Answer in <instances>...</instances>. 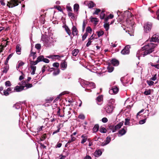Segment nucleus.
I'll list each match as a JSON object with an SVG mask.
<instances>
[{
	"label": "nucleus",
	"instance_id": "nucleus-25",
	"mask_svg": "<svg viewBox=\"0 0 159 159\" xmlns=\"http://www.w3.org/2000/svg\"><path fill=\"white\" fill-rule=\"evenodd\" d=\"M70 3H68L66 6V9L67 11L69 12H72V9L71 7L70 6Z\"/></svg>",
	"mask_w": 159,
	"mask_h": 159
},
{
	"label": "nucleus",
	"instance_id": "nucleus-57",
	"mask_svg": "<svg viewBox=\"0 0 159 159\" xmlns=\"http://www.w3.org/2000/svg\"><path fill=\"white\" fill-rule=\"evenodd\" d=\"M146 120V119H144L143 120H142L139 121V123L140 124H143L144 123Z\"/></svg>",
	"mask_w": 159,
	"mask_h": 159
},
{
	"label": "nucleus",
	"instance_id": "nucleus-3",
	"mask_svg": "<svg viewBox=\"0 0 159 159\" xmlns=\"http://www.w3.org/2000/svg\"><path fill=\"white\" fill-rule=\"evenodd\" d=\"M80 84L82 88L85 89V90L86 89L89 90V87L91 89L95 88V85L94 83L92 82L87 81L82 79L80 80Z\"/></svg>",
	"mask_w": 159,
	"mask_h": 159
},
{
	"label": "nucleus",
	"instance_id": "nucleus-27",
	"mask_svg": "<svg viewBox=\"0 0 159 159\" xmlns=\"http://www.w3.org/2000/svg\"><path fill=\"white\" fill-rule=\"evenodd\" d=\"M94 11L93 12V15H98L99 13L101 12V10L99 9L96 8L95 9H93Z\"/></svg>",
	"mask_w": 159,
	"mask_h": 159
},
{
	"label": "nucleus",
	"instance_id": "nucleus-44",
	"mask_svg": "<svg viewBox=\"0 0 159 159\" xmlns=\"http://www.w3.org/2000/svg\"><path fill=\"white\" fill-rule=\"evenodd\" d=\"M92 30L91 28L90 27H88L86 29V32L87 33H91L92 32Z\"/></svg>",
	"mask_w": 159,
	"mask_h": 159
},
{
	"label": "nucleus",
	"instance_id": "nucleus-26",
	"mask_svg": "<svg viewBox=\"0 0 159 159\" xmlns=\"http://www.w3.org/2000/svg\"><path fill=\"white\" fill-rule=\"evenodd\" d=\"M16 51L18 54H20L21 51V48L20 47L19 45H17L16 46Z\"/></svg>",
	"mask_w": 159,
	"mask_h": 159
},
{
	"label": "nucleus",
	"instance_id": "nucleus-28",
	"mask_svg": "<svg viewBox=\"0 0 159 159\" xmlns=\"http://www.w3.org/2000/svg\"><path fill=\"white\" fill-rule=\"evenodd\" d=\"M30 68L32 70V71L31 72V74L32 75H34L35 73V71L36 69V66H31Z\"/></svg>",
	"mask_w": 159,
	"mask_h": 159
},
{
	"label": "nucleus",
	"instance_id": "nucleus-55",
	"mask_svg": "<svg viewBox=\"0 0 159 159\" xmlns=\"http://www.w3.org/2000/svg\"><path fill=\"white\" fill-rule=\"evenodd\" d=\"M24 64V62L21 61H19L18 62L17 66H19L20 67L21 66H23Z\"/></svg>",
	"mask_w": 159,
	"mask_h": 159
},
{
	"label": "nucleus",
	"instance_id": "nucleus-23",
	"mask_svg": "<svg viewBox=\"0 0 159 159\" xmlns=\"http://www.w3.org/2000/svg\"><path fill=\"white\" fill-rule=\"evenodd\" d=\"M61 66L62 68V70H64V69H66L67 67V64L66 62L65 61L62 62L61 64Z\"/></svg>",
	"mask_w": 159,
	"mask_h": 159
},
{
	"label": "nucleus",
	"instance_id": "nucleus-59",
	"mask_svg": "<svg viewBox=\"0 0 159 159\" xmlns=\"http://www.w3.org/2000/svg\"><path fill=\"white\" fill-rule=\"evenodd\" d=\"M59 63L57 62L54 63L53 64L52 66L54 67H59Z\"/></svg>",
	"mask_w": 159,
	"mask_h": 159
},
{
	"label": "nucleus",
	"instance_id": "nucleus-9",
	"mask_svg": "<svg viewBox=\"0 0 159 159\" xmlns=\"http://www.w3.org/2000/svg\"><path fill=\"white\" fill-rule=\"evenodd\" d=\"M119 89L116 86L112 87L109 90V93L111 95L116 94L118 92Z\"/></svg>",
	"mask_w": 159,
	"mask_h": 159
},
{
	"label": "nucleus",
	"instance_id": "nucleus-60",
	"mask_svg": "<svg viewBox=\"0 0 159 159\" xmlns=\"http://www.w3.org/2000/svg\"><path fill=\"white\" fill-rule=\"evenodd\" d=\"M86 23V22L85 20H84L83 21V31H84V30Z\"/></svg>",
	"mask_w": 159,
	"mask_h": 159
},
{
	"label": "nucleus",
	"instance_id": "nucleus-30",
	"mask_svg": "<svg viewBox=\"0 0 159 159\" xmlns=\"http://www.w3.org/2000/svg\"><path fill=\"white\" fill-rule=\"evenodd\" d=\"M99 129V125H95L93 127V130L94 132H96Z\"/></svg>",
	"mask_w": 159,
	"mask_h": 159
},
{
	"label": "nucleus",
	"instance_id": "nucleus-19",
	"mask_svg": "<svg viewBox=\"0 0 159 159\" xmlns=\"http://www.w3.org/2000/svg\"><path fill=\"white\" fill-rule=\"evenodd\" d=\"M79 7V6L78 4H75L74 5V11L75 14L78 13Z\"/></svg>",
	"mask_w": 159,
	"mask_h": 159
},
{
	"label": "nucleus",
	"instance_id": "nucleus-52",
	"mask_svg": "<svg viewBox=\"0 0 159 159\" xmlns=\"http://www.w3.org/2000/svg\"><path fill=\"white\" fill-rule=\"evenodd\" d=\"M91 40H90V39H89L88 42L86 44V46L87 47H89L91 44V43L92 42Z\"/></svg>",
	"mask_w": 159,
	"mask_h": 159
},
{
	"label": "nucleus",
	"instance_id": "nucleus-17",
	"mask_svg": "<svg viewBox=\"0 0 159 159\" xmlns=\"http://www.w3.org/2000/svg\"><path fill=\"white\" fill-rule=\"evenodd\" d=\"M41 57H38L37 58V60L34 61H32L30 62V64L32 66L36 65L38 62L41 61Z\"/></svg>",
	"mask_w": 159,
	"mask_h": 159
},
{
	"label": "nucleus",
	"instance_id": "nucleus-18",
	"mask_svg": "<svg viewBox=\"0 0 159 159\" xmlns=\"http://www.w3.org/2000/svg\"><path fill=\"white\" fill-rule=\"evenodd\" d=\"M111 64L114 66H117L119 65V62L116 59H113L111 61Z\"/></svg>",
	"mask_w": 159,
	"mask_h": 159
},
{
	"label": "nucleus",
	"instance_id": "nucleus-34",
	"mask_svg": "<svg viewBox=\"0 0 159 159\" xmlns=\"http://www.w3.org/2000/svg\"><path fill=\"white\" fill-rule=\"evenodd\" d=\"M108 71L109 72H112L114 70V67L111 66H108L107 67Z\"/></svg>",
	"mask_w": 159,
	"mask_h": 159
},
{
	"label": "nucleus",
	"instance_id": "nucleus-21",
	"mask_svg": "<svg viewBox=\"0 0 159 159\" xmlns=\"http://www.w3.org/2000/svg\"><path fill=\"white\" fill-rule=\"evenodd\" d=\"M68 15L69 17L71 19H75L76 18V16L75 14L72 12H69Z\"/></svg>",
	"mask_w": 159,
	"mask_h": 159
},
{
	"label": "nucleus",
	"instance_id": "nucleus-42",
	"mask_svg": "<svg viewBox=\"0 0 159 159\" xmlns=\"http://www.w3.org/2000/svg\"><path fill=\"white\" fill-rule=\"evenodd\" d=\"M97 33L98 37H99L103 35L104 32L102 30H100L99 31L97 32Z\"/></svg>",
	"mask_w": 159,
	"mask_h": 159
},
{
	"label": "nucleus",
	"instance_id": "nucleus-48",
	"mask_svg": "<svg viewBox=\"0 0 159 159\" xmlns=\"http://www.w3.org/2000/svg\"><path fill=\"white\" fill-rule=\"evenodd\" d=\"M147 83L150 86L152 85L154 83V82L153 81L149 80H147Z\"/></svg>",
	"mask_w": 159,
	"mask_h": 159
},
{
	"label": "nucleus",
	"instance_id": "nucleus-1",
	"mask_svg": "<svg viewBox=\"0 0 159 159\" xmlns=\"http://www.w3.org/2000/svg\"><path fill=\"white\" fill-rule=\"evenodd\" d=\"M158 40V38L157 37L156 35H154L150 41L147 40L144 44V45L137 52L136 56L139 59L140 56L144 57L152 52L156 45L151 42H157Z\"/></svg>",
	"mask_w": 159,
	"mask_h": 159
},
{
	"label": "nucleus",
	"instance_id": "nucleus-38",
	"mask_svg": "<svg viewBox=\"0 0 159 159\" xmlns=\"http://www.w3.org/2000/svg\"><path fill=\"white\" fill-rule=\"evenodd\" d=\"M125 120V125H129L130 119L128 118H126Z\"/></svg>",
	"mask_w": 159,
	"mask_h": 159
},
{
	"label": "nucleus",
	"instance_id": "nucleus-32",
	"mask_svg": "<svg viewBox=\"0 0 159 159\" xmlns=\"http://www.w3.org/2000/svg\"><path fill=\"white\" fill-rule=\"evenodd\" d=\"M79 52V51L78 49H75L72 52L73 56H76L78 54Z\"/></svg>",
	"mask_w": 159,
	"mask_h": 159
},
{
	"label": "nucleus",
	"instance_id": "nucleus-45",
	"mask_svg": "<svg viewBox=\"0 0 159 159\" xmlns=\"http://www.w3.org/2000/svg\"><path fill=\"white\" fill-rule=\"evenodd\" d=\"M53 98H49L45 100V102H47L48 103H51L53 100Z\"/></svg>",
	"mask_w": 159,
	"mask_h": 159
},
{
	"label": "nucleus",
	"instance_id": "nucleus-41",
	"mask_svg": "<svg viewBox=\"0 0 159 159\" xmlns=\"http://www.w3.org/2000/svg\"><path fill=\"white\" fill-rule=\"evenodd\" d=\"M100 132L101 133H105L107 132V129L104 127H102L100 129Z\"/></svg>",
	"mask_w": 159,
	"mask_h": 159
},
{
	"label": "nucleus",
	"instance_id": "nucleus-14",
	"mask_svg": "<svg viewBox=\"0 0 159 159\" xmlns=\"http://www.w3.org/2000/svg\"><path fill=\"white\" fill-rule=\"evenodd\" d=\"M81 138L82 139L81 143L83 144L88 139V137L85 134H83L81 136Z\"/></svg>",
	"mask_w": 159,
	"mask_h": 159
},
{
	"label": "nucleus",
	"instance_id": "nucleus-62",
	"mask_svg": "<svg viewBox=\"0 0 159 159\" xmlns=\"http://www.w3.org/2000/svg\"><path fill=\"white\" fill-rule=\"evenodd\" d=\"M144 111V109H142L140 111H139V112L137 114V115H136V118H138V116H140V114L143 112V111Z\"/></svg>",
	"mask_w": 159,
	"mask_h": 159
},
{
	"label": "nucleus",
	"instance_id": "nucleus-63",
	"mask_svg": "<svg viewBox=\"0 0 159 159\" xmlns=\"http://www.w3.org/2000/svg\"><path fill=\"white\" fill-rule=\"evenodd\" d=\"M57 115L61 117H63L64 116L60 115V109L59 108L57 112Z\"/></svg>",
	"mask_w": 159,
	"mask_h": 159
},
{
	"label": "nucleus",
	"instance_id": "nucleus-20",
	"mask_svg": "<svg viewBox=\"0 0 159 159\" xmlns=\"http://www.w3.org/2000/svg\"><path fill=\"white\" fill-rule=\"evenodd\" d=\"M102 154V152L100 150H96L94 153V156L96 157H99Z\"/></svg>",
	"mask_w": 159,
	"mask_h": 159
},
{
	"label": "nucleus",
	"instance_id": "nucleus-58",
	"mask_svg": "<svg viewBox=\"0 0 159 159\" xmlns=\"http://www.w3.org/2000/svg\"><path fill=\"white\" fill-rule=\"evenodd\" d=\"M102 121L103 123H106L108 121V120L107 118L104 117L102 119Z\"/></svg>",
	"mask_w": 159,
	"mask_h": 159
},
{
	"label": "nucleus",
	"instance_id": "nucleus-49",
	"mask_svg": "<svg viewBox=\"0 0 159 159\" xmlns=\"http://www.w3.org/2000/svg\"><path fill=\"white\" fill-rule=\"evenodd\" d=\"M71 139L70 140H69L68 141V142L67 143H70L75 140V138H74V137H73L72 136V135H71Z\"/></svg>",
	"mask_w": 159,
	"mask_h": 159
},
{
	"label": "nucleus",
	"instance_id": "nucleus-8",
	"mask_svg": "<svg viewBox=\"0 0 159 159\" xmlns=\"http://www.w3.org/2000/svg\"><path fill=\"white\" fill-rule=\"evenodd\" d=\"M84 4L88 6L89 8L93 10V8L96 7V4L91 1H85L84 3Z\"/></svg>",
	"mask_w": 159,
	"mask_h": 159
},
{
	"label": "nucleus",
	"instance_id": "nucleus-51",
	"mask_svg": "<svg viewBox=\"0 0 159 159\" xmlns=\"http://www.w3.org/2000/svg\"><path fill=\"white\" fill-rule=\"evenodd\" d=\"M59 57V55H50L48 56L47 57L49 58L53 59L55 57Z\"/></svg>",
	"mask_w": 159,
	"mask_h": 159
},
{
	"label": "nucleus",
	"instance_id": "nucleus-36",
	"mask_svg": "<svg viewBox=\"0 0 159 159\" xmlns=\"http://www.w3.org/2000/svg\"><path fill=\"white\" fill-rule=\"evenodd\" d=\"M104 27L106 31L108 30H109V23H105V24L104 25Z\"/></svg>",
	"mask_w": 159,
	"mask_h": 159
},
{
	"label": "nucleus",
	"instance_id": "nucleus-10",
	"mask_svg": "<svg viewBox=\"0 0 159 159\" xmlns=\"http://www.w3.org/2000/svg\"><path fill=\"white\" fill-rule=\"evenodd\" d=\"M130 46L129 45L126 46L125 48L121 51V53L123 55L129 54V48Z\"/></svg>",
	"mask_w": 159,
	"mask_h": 159
},
{
	"label": "nucleus",
	"instance_id": "nucleus-37",
	"mask_svg": "<svg viewBox=\"0 0 159 159\" xmlns=\"http://www.w3.org/2000/svg\"><path fill=\"white\" fill-rule=\"evenodd\" d=\"M1 93L2 95H4L6 96L8 95L9 94V92L7 90V89L4 90H3V93L2 92H1Z\"/></svg>",
	"mask_w": 159,
	"mask_h": 159
},
{
	"label": "nucleus",
	"instance_id": "nucleus-13",
	"mask_svg": "<svg viewBox=\"0 0 159 159\" xmlns=\"http://www.w3.org/2000/svg\"><path fill=\"white\" fill-rule=\"evenodd\" d=\"M142 70L143 69L141 67L137 65L136 68L134 69V72L139 74H141Z\"/></svg>",
	"mask_w": 159,
	"mask_h": 159
},
{
	"label": "nucleus",
	"instance_id": "nucleus-24",
	"mask_svg": "<svg viewBox=\"0 0 159 159\" xmlns=\"http://www.w3.org/2000/svg\"><path fill=\"white\" fill-rule=\"evenodd\" d=\"M65 30L67 33L70 36H71L72 34L71 32V31L67 26H65Z\"/></svg>",
	"mask_w": 159,
	"mask_h": 159
},
{
	"label": "nucleus",
	"instance_id": "nucleus-6",
	"mask_svg": "<svg viewBox=\"0 0 159 159\" xmlns=\"http://www.w3.org/2000/svg\"><path fill=\"white\" fill-rule=\"evenodd\" d=\"M26 83V81H25L24 82H22L19 83L18 84L20 85V86H16L14 87V91L16 92H20L22 91L24 89L25 86L24 85Z\"/></svg>",
	"mask_w": 159,
	"mask_h": 159
},
{
	"label": "nucleus",
	"instance_id": "nucleus-61",
	"mask_svg": "<svg viewBox=\"0 0 159 159\" xmlns=\"http://www.w3.org/2000/svg\"><path fill=\"white\" fill-rule=\"evenodd\" d=\"M57 128H58L55 131H54L53 132L52 134V135H54L55 134L59 132L60 128L59 127H57Z\"/></svg>",
	"mask_w": 159,
	"mask_h": 159
},
{
	"label": "nucleus",
	"instance_id": "nucleus-47",
	"mask_svg": "<svg viewBox=\"0 0 159 159\" xmlns=\"http://www.w3.org/2000/svg\"><path fill=\"white\" fill-rule=\"evenodd\" d=\"M60 72V70L59 69H57V70L54 71L53 73V75H58Z\"/></svg>",
	"mask_w": 159,
	"mask_h": 159
},
{
	"label": "nucleus",
	"instance_id": "nucleus-46",
	"mask_svg": "<svg viewBox=\"0 0 159 159\" xmlns=\"http://www.w3.org/2000/svg\"><path fill=\"white\" fill-rule=\"evenodd\" d=\"M25 85L24 86L25 87H26L27 88H30L32 87V85L31 84H26V83L25 84Z\"/></svg>",
	"mask_w": 159,
	"mask_h": 159
},
{
	"label": "nucleus",
	"instance_id": "nucleus-33",
	"mask_svg": "<svg viewBox=\"0 0 159 159\" xmlns=\"http://www.w3.org/2000/svg\"><path fill=\"white\" fill-rule=\"evenodd\" d=\"M151 89H146L145 91L144 92V94L145 95H150L151 94Z\"/></svg>",
	"mask_w": 159,
	"mask_h": 159
},
{
	"label": "nucleus",
	"instance_id": "nucleus-64",
	"mask_svg": "<svg viewBox=\"0 0 159 159\" xmlns=\"http://www.w3.org/2000/svg\"><path fill=\"white\" fill-rule=\"evenodd\" d=\"M72 59L74 61H77L78 59V57L76 56H73L72 57Z\"/></svg>",
	"mask_w": 159,
	"mask_h": 159
},
{
	"label": "nucleus",
	"instance_id": "nucleus-4",
	"mask_svg": "<svg viewBox=\"0 0 159 159\" xmlns=\"http://www.w3.org/2000/svg\"><path fill=\"white\" fill-rule=\"evenodd\" d=\"M41 40L43 43L44 45L46 47H51L52 45L53 40L52 38L51 37H42Z\"/></svg>",
	"mask_w": 159,
	"mask_h": 159
},
{
	"label": "nucleus",
	"instance_id": "nucleus-40",
	"mask_svg": "<svg viewBox=\"0 0 159 159\" xmlns=\"http://www.w3.org/2000/svg\"><path fill=\"white\" fill-rule=\"evenodd\" d=\"M105 17V13L104 11H102L101 12L100 14V18L101 19H103Z\"/></svg>",
	"mask_w": 159,
	"mask_h": 159
},
{
	"label": "nucleus",
	"instance_id": "nucleus-29",
	"mask_svg": "<svg viewBox=\"0 0 159 159\" xmlns=\"http://www.w3.org/2000/svg\"><path fill=\"white\" fill-rule=\"evenodd\" d=\"M68 93H69V92H66V91H64L63 92H62L60 94H59V95L57 97L56 99V100H57L58 99L60 98V97L61 96L64 95L66 94H68Z\"/></svg>",
	"mask_w": 159,
	"mask_h": 159
},
{
	"label": "nucleus",
	"instance_id": "nucleus-11",
	"mask_svg": "<svg viewBox=\"0 0 159 159\" xmlns=\"http://www.w3.org/2000/svg\"><path fill=\"white\" fill-rule=\"evenodd\" d=\"M96 102L97 104L99 105H101L103 103V96L102 95H99L96 99Z\"/></svg>",
	"mask_w": 159,
	"mask_h": 159
},
{
	"label": "nucleus",
	"instance_id": "nucleus-56",
	"mask_svg": "<svg viewBox=\"0 0 159 159\" xmlns=\"http://www.w3.org/2000/svg\"><path fill=\"white\" fill-rule=\"evenodd\" d=\"M88 35V33L87 32H85L84 35L82 36V40L84 41L86 38L87 36Z\"/></svg>",
	"mask_w": 159,
	"mask_h": 159
},
{
	"label": "nucleus",
	"instance_id": "nucleus-15",
	"mask_svg": "<svg viewBox=\"0 0 159 159\" xmlns=\"http://www.w3.org/2000/svg\"><path fill=\"white\" fill-rule=\"evenodd\" d=\"M91 21L95 25H96L98 24V22L99 21L98 19L96 18L93 17H91L90 18Z\"/></svg>",
	"mask_w": 159,
	"mask_h": 159
},
{
	"label": "nucleus",
	"instance_id": "nucleus-43",
	"mask_svg": "<svg viewBox=\"0 0 159 159\" xmlns=\"http://www.w3.org/2000/svg\"><path fill=\"white\" fill-rule=\"evenodd\" d=\"M11 85V82L9 81H7L5 83V85L6 87H10Z\"/></svg>",
	"mask_w": 159,
	"mask_h": 159
},
{
	"label": "nucleus",
	"instance_id": "nucleus-12",
	"mask_svg": "<svg viewBox=\"0 0 159 159\" xmlns=\"http://www.w3.org/2000/svg\"><path fill=\"white\" fill-rule=\"evenodd\" d=\"M126 128L125 127V128H123L120 130L119 131L118 136L120 137L124 135L126 132Z\"/></svg>",
	"mask_w": 159,
	"mask_h": 159
},
{
	"label": "nucleus",
	"instance_id": "nucleus-7",
	"mask_svg": "<svg viewBox=\"0 0 159 159\" xmlns=\"http://www.w3.org/2000/svg\"><path fill=\"white\" fill-rule=\"evenodd\" d=\"M152 27V24L151 23H146L143 26L144 31L146 33H148L151 31Z\"/></svg>",
	"mask_w": 159,
	"mask_h": 159
},
{
	"label": "nucleus",
	"instance_id": "nucleus-5",
	"mask_svg": "<svg viewBox=\"0 0 159 159\" xmlns=\"http://www.w3.org/2000/svg\"><path fill=\"white\" fill-rule=\"evenodd\" d=\"M123 125V122H120L115 126H114L113 125H110L109 126L108 130L109 129L110 130L109 131L110 132L111 131L112 132H115L117 130L120 129Z\"/></svg>",
	"mask_w": 159,
	"mask_h": 159
},
{
	"label": "nucleus",
	"instance_id": "nucleus-2",
	"mask_svg": "<svg viewBox=\"0 0 159 159\" xmlns=\"http://www.w3.org/2000/svg\"><path fill=\"white\" fill-rule=\"evenodd\" d=\"M115 100L113 99L109 100L107 104L104 107V109L108 113H111L113 110Z\"/></svg>",
	"mask_w": 159,
	"mask_h": 159
},
{
	"label": "nucleus",
	"instance_id": "nucleus-39",
	"mask_svg": "<svg viewBox=\"0 0 159 159\" xmlns=\"http://www.w3.org/2000/svg\"><path fill=\"white\" fill-rule=\"evenodd\" d=\"M14 107L16 109H19L21 107V105L19 103H16L14 105Z\"/></svg>",
	"mask_w": 159,
	"mask_h": 159
},
{
	"label": "nucleus",
	"instance_id": "nucleus-54",
	"mask_svg": "<svg viewBox=\"0 0 159 159\" xmlns=\"http://www.w3.org/2000/svg\"><path fill=\"white\" fill-rule=\"evenodd\" d=\"M35 48L38 50L40 49H41V46L40 44H37L35 46Z\"/></svg>",
	"mask_w": 159,
	"mask_h": 159
},
{
	"label": "nucleus",
	"instance_id": "nucleus-22",
	"mask_svg": "<svg viewBox=\"0 0 159 159\" xmlns=\"http://www.w3.org/2000/svg\"><path fill=\"white\" fill-rule=\"evenodd\" d=\"M39 57H41V61H43L46 63H48L49 62V60L46 58H44V57L43 56H39Z\"/></svg>",
	"mask_w": 159,
	"mask_h": 159
},
{
	"label": "nucleus",
	"instance_id": "nucleus-35",
	"mask_svg": "<svg viewBox=\"0 0 159 159\" xmlns=\"http://www.w3.org/2000/svg\"><path fill=\"white\" fill-rule=\"evenodd\" d=\"M3 72L4 73H6L9 69V65H6V66L3 68Z\"/></svg>",
	"mask_w": 159,
	"mask_h": 159
},
{
	"label": "nucleus",
	"instance_id": "nucleus-53",
	"mask_svg": "<svg viewBox=\"0 0 159 159\" xmlns=\"http://www.w3.org/2000/svg\"><path fill=\"white\" fill-rule=\"evenodd\" d=\"M157 79V76L156 74L154 76L151 78V80L152 81H155Z\"/></svg>",
	"mask_w": 159,
	"mask_h": 159
},
{
	"label": "nucleus",
	"instance_id": "nucleus-50",
	"mask_svg": "<svg viewBox=\"0 0 159 159\" xmlns=\"http://www.w3.org/2000/svg\"><path fill=\"white\" fill-rule=\"evenodd\" d=\"M111 140V138L110 137H108L106 138V143L108 144Z\"/></svg>",
	"mask_w": 159,
	"mask_h": 159
},
{
	"label": "nucleus",
	"instance_id": "nucleus-31",
	"mask_svg": "<svg viewBox=\"0 0 159 159\" xmlns=\"http://www.w3.org/2000/svg\"><path fill=\"white\" fill-rule=\"evenodd\" d=\"M36 52H32V50L31 51V53L30 54V56L33 57V59L34 60L36 57Z\"/></svg>",
	"mask_w": 159,
	"mask_h": 159
},
{
	"label": "nucleus",
	"instance_id": "nucleus-16",
	"mask_svg": "<svg viewBox=\"0 0 159 159\" xmlns=\"http://www.w3.org/2000/svg\"><path fill=\"white\" fill-rule=\"evenodd\" d=\"M72 34L73 36L76 35L78 34V31L76 27L73 26L72 28Z\"/></svg>",
	"mask_w": 159,
	"mask_h": 159
}]
</instances>
